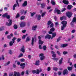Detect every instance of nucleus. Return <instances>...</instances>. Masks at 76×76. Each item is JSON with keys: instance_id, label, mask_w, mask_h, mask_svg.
<instances>
[{"instance_id": "c9c22d12", "label": "nucleus", "mask_w": 76, "mask_h": 76, "mask_svg": "<svg viewBox=\"0 0 76 76\" xmlns=\"http://www.w3.org/2000/svg\"><path fill=\"white\" fill-rule=\"evenodd\" d=\"M46 14V12H45L43 13H42V15H41V16L42 17H44V16H45V15Z\"/></svg>"}, {"instance_id": "e2e57ef3", "label": "nucleus", "mask_w": 76, "mask_h": 76, "mask_svg": "<svg viewBox=\"0 0 76 76\" xmlns=\"http://www.w3.org/2000/svg\"><path fill=\"white\" fill-rule=\"evenodd\" d=\"M13 72H11V73H10L9 74V76H13Z\"/></svg>"}, {"instance_id": "473e14b6", "label": "nucleus", "mask_w": 76, "mask_h": 76, "mask_svg": "<svg viewBox=\"0 0 76 76\" xmlns=\"http://www.w3.org/2000/svg\"><path fill=\"white\" fill-rule=\"evenodd\" d=\"M53 69L54 70H55V71H57V70H58V68L56 67H54L53 68Z\"/></svg>"}, {"instance_id": "c03bdc74", "label": "nucleus", "mask_w": 76, "mask_h": 76, "mask_svg": "<svg viewBox=\"0 0 76 76\" xmlns=\"http://www.w3.org/2000/svg\"><path fill=\"white\" fill-rule=\"evenodd\" d=\"M43 48L45 51L47 49V46H46L45 45H44L43 46Z\"/></svg>"}, {"instance_id": "20e7f679", "label": "nucleus", "mask_w": 76, "mask_h": 76, "mask_svg": "<svg viewBox=\"0 0 76 76\" xmlns=\"http://www.w3.org/2000/svg\"><path fill=\"white\" fill-rule=\"evenodd\" d=\"M66 15L67 17L69 18H70L72 17L73 14L71 12H66Z\"/></svg>"}, {"instance_id": "37998d69", "label": "nucleus", "mask_w": 76, "mask_h": 76, "mask_svg": "<svg viewBox=\"0 0 76 76\" xmlns=\"http://www.w3.org/2000/svg\"><path fill=\"white\" fill-rule=\"evenodd\" d=\"M7 38L8 39H11V36L10 35H8L7 36Z\"/></svg>"}, {"instance_id": "f3484780", "label": "nucleus", "mask_w": 76, "mask_h": 76, "mask_svg": "<svg viewBox=\"0 0 76 76\" xmlns=\"http://www.w3.org/2000/svg\"><path fill=\"white\" fill-rule=\"evenodd\" d=\"M72 7H73V6L71 5H69L67 6V9H68V10H70V9H72Z\"/></svg>"}, {"instance_id": "c756f323", "label": "nucleus", "mask_w": 76, "mask_h": 76, "mask_svg": "<svg viewBox=\"0 0 76 76\" xmlns=\"http://www.w3.org/2000/svg\"><path fill=\"white\" fill-rule=\"evenodd\" d=\"M68 70L69 71H70L71 70H72V67H70L69 66H68L67 67Z\"/></svg>"}, {"instance_id": "f257e3e1", "label": "nucleus", "mask_w": 76, "mask_h": 76, "mask_svg": "<svg viewBox=\"0 0 76 76\" xmlns=\"http://www.w3.org/2000/svg\"><path fill=\"white\" fill-rule=\"evenodd\" d=\"M50 31H49V34H52V35H53L52 36V37L51 38V39L53 38H54V37H55L56 36V33H53L51 32H54V31H55V29L54 28H52L50 29Z\"/></svg>"}, {"instance_id": "9d476101", "label": "nucleus", "mask_w": 76, "mask_h": 76, "mask_svg": "<svg viewBox=\"0 0 76 76\" xmlns=\"http://www.w3.org/2000/svg\"><path fill=\"white\" fill-rule=\"evenodd\" d=\"M45 39H51V35H49L48 34H47L46 36H45Z\"/></svg>"}, {"instance_id": "e433bc0d", "label": "nucleus", "mask_w": 76, "mask_h": 76, "mask_svg": "<svg viewBox=\"0 0 76 76\" xmlns=\"http://www.w3.org/2000/svg\"><path fill=\"white\" fill-rule=\"evenodd\" d=\"M3 30H4V27L2 26L0 28V31H3Z\"/></svg>"}, {"instance_id": "b1692460", "label": "nucleus", "mask_w": 76, "mask_h": 76, "mask_svg": "<svg viewBox=\"0 0 76 76\" xmlns=\"http://www.w3.org/2000/svg\"><path fill=\"white\" fill-rule=\"evenodd\" d=\"M41 19V15H38L37 17L38 20H40Z\"/></svg>"}, {"instance_id": "09e8293b", "label": "nucleus", "mask_w": 76, "mask_h": 76, "mask_svg": "<svg viewBox=\"0 0 76 76\" xmlns=\"http://www.w3.org/2000/svg\"><path fill=\"white\" fill-rule=\"evenodd\" d=\"M57 53L58 55V56H61V53L59 51H57Z\"/></svg>"}, {"instance_id": "6e6d98bb", "label": "nucleus", "mask_w": 76, "mask_h": 76, "mask_svg": "<svg viewBox=\"0 0 76 76\" xmlns=\"http://www.w3.org/2000/svg\"><path fill=\"white\" fill-rule=\"evenodd\" d=\"M53 26H54V25H53V23H52L50 25V28H53Z\"/></svg>"}, {"instance_id": "338daca9", "label": "nucleus", "mask_w": 76, "mask_h": 76, "mask_svg": "<svg viewBox=\"0 0 76 76\" xmlns=\"http://www.w3.org/2000/svg\"><path fill=\"white\" fill-rule=\"evenodd\" d=\"M50 70H51V68H50V67H48L47 69L48 71H50Z\"/></svg>"}, {"instance_id": "a211bd4d", "label": "nucleus", "mask_w": 76, "mask_h": 76, "mask_svg": "<svg viewBox=\"0 0 76 76\" xmlns=\"http://www.w3.org/2000/svg\"><path fill=\"white\" fill-rule=\"evenodd\" d=\"M39 44H41V45H42L44 43V41H42L40 39L39 41Z\"/></svg>"}, {"instance_id": "f704fd0d", "label": "nucleus", "mask_w": 76, "mask_h": 76, "mask_svg": "<svg viewBox=\"0 0 76 76\" xmlns=\"http://www.w3.org/2000/svg\"><path fill=\"white\" fill-rule=\"evenodd\" d=\"M14 29H18V26L16 24H15L13 26Z\"/></svg>"}, {"instance_id": "052dcab7", "label": "nucleus", "mask_w": 76, "mask_h": 76, "mask_svg": "<svg viewBox=\"0 0 76 76\" xmlns=\"http://www.w3.org/2000/svg\"><path fill=\"white\" fill-rule=\"evenodd\" d=\"M21 40V39L20 38H18L17 39V42H20Z\"/></svg>"}, {"instance_id": "5fc2aeb1", "label": "nucleus", "mask_w": 76, "mask_h": 76, "mask_svg": "<svg viewBox=\"0 0 76 76\" xmlns=\"http://www.w3.org/2000/svg\"><path fill=\"white\" fill-rule=\"evenodd\" d=\"M16 3L17 4L18 7H19V3L18 2V0H16Z\"/></svg>"}, {"instance_id": "aec40b11", "label": "nucleus", "mask_w": 76, "mask_h": 76, "mask_svg": "<svg viewBox=\"0 0 76 76\" xmlns=\"http://www.w3.org/2000/svg\"><path fill=\"white\" fill-rule=\"evenodd\" d=\"M52 23H52V22H51V20H49L48 21V26H50V25H51Z\"/></svg>"}, {"instance_id": "72a5a7b5", "label": "nucleus", "mask_w": 76, "mask_h": 76, "mask_svg": "<svg viewBox=\"0 0 76 76\" xmlns=\"http://www.w3.org/2000/svg\"><path fill=\"white\" fill-rule=\"evenodd\" d=\"M66 19V17H63L60 18V20H63V19Z\"/></svg>"}, {"instance_id": "0eeeda50", "label": "nucleus", "mask_w": 76, "mask_h": 76, "mask_svg": "<svg viewBox=\"0 0 76 76\" xmlns=\"http://www.w3.org/2000/svg\"><path fill=\"white\" fill-rule=\"evenodd\" d=\"M63 73L64 75H68V74H69V71H68L67 69H66L64 70Z\"/></svg>"}, {"instance_id": "39448f33", "label": "nucleus", "mask_w": 76, "mask_h": 76, "mask_svg": "<svg viewBox=\"0 0 76 76\" xmlns=\"http://www.w3.org/2000/svg\"><path fill=\"white\" fill-rule=\"evenodd\" d=\"M20 25L21 28H23L26 25V23L24 22H21L20 24Z\"/></svg>"}, {"instance_id": "3c124183", "label": "nucleus", "mask_w": 76, "mask_h": 76, "mask_svg": "<svg viewBox=\"0 0 76 76\" xmlns=\"http://www.w3.org/2000/svg\"><path fill=\"white\" fill-rule=\"evenodd\" d=\"M55 25L56 26H57L58 25H59V24L58 23V22H56L55 23Z\"/></svg>"}, {"instance_id": "864d4df0", "label": "nucleus", "mask_w": 76, "mask_h": 76, "mask_svg": "<svg viewBox=\"0 0 76 76\" xmlns=\"http://www.w3.org/2000/svg\"><path fill=\"white\" fill-rule=\"evenodd\" d=\"M66 10V8H62V10H61V12H64V11H65V10Z\"/></svg>"}, {"instance_id": "49530a36", "label": "nucleus", "mask_w": 76, "mask_h": 76, "mask_svg": "<svg viewBox=\"0 0 76 76\" xmlns=\"http://www.w3.org/2000/svg\"><path fill=\"white\" fill-rule=\"evenodd\" d=\"M23 56V53H20V55L18 57V58H20V57H22Z\"/></svg>"}, {"instance_id": "0e129e2a", "label": "nucleus", "mask_w": 76, "mask_h": 76, "mask_svg": "<svg viewBox=\"0 0 76 76\" xmlns=\"http://www.w3.org/2000/svg\"><path fill=\"white\" fill-rule=\"evenodd\" d=\"M75 32H76V30H73L71 32L72 33H75Z\"/></svg>"}, {"instance_id": "680f3d73", "label": "nucleus", "mask_w": 76, "mask_h": 76, "mask_svg": "<svg viewBox=\"0 0 76 76\" xmlns=\"http://www.w3.org/2000/svg\"><path fill=\"white\" fill-rule=\"evenodd\" d=\"M58 75H59V76H60V75H61V72H58Z\"/></svg>"}, {"instance_id": "7c9ffc66", "label": "nucleus", "mask_w": 76, "mask_h": 76, "mask_svg": "<svg viewBox=\"0 0 76 76\" xmlns=\"http://www.w3.org/2000/svg\"><path fill=\"white\" fill-rule=\"evenodd\" d=\"M10 61H8V62L6 64H5L4 65V66H7L8 65H9V64H10Z\"/></svg>"}, {"instance_id": "de8ad7c7", "label": "nucleus", "mask_w": 76, "mask_h": 76, "mask_svg": "<svg viewBox=\"0 0 76 76\" xmlns=\"http://www.w3.org/2000/svg\"><path fill=\"white\" fill-rule=\"evenodd\" d=\"M20 13L22 15L23 14V13L24 12H25V10H20Z\"/></svg>"}, {"instance_id": "a19ab883", "label": "nucleus", "mask_w": 76, "mask_h": 76, "mask_svg": "<svg viewBox=\"0 0 76 76\" xmlns=\"http://www.w3.org/2000/svg\"><path fill=\"white\" fill-rule=\"evenodd\" d=\"M20 16V15H19V14L18 13L17 14V15L16 16L15 18H19Z\"/></svg>"}, {"instance_id": "dca6fc26", "label": "nucleus", "mask_w": 76, "mask_h": 76, "mask_svg": "<svg viewBox=\"0 0 76 76\" xmlns=\"http://www.w3.org/2000/svg\"><path fill=\"white\" fill-rule=\"evenodd\" d=\"M37 26H33L32 27V30H33V31H35L37 29Z\"/></svg>"}, {"instance_id": "393cba45", "label": "nucleus", "mask_w": 76, "mask_h": 76, "mask_svg": "<svg viewBox=\"0 0 76 76\" xmlns=\"http://www.w3.org/2000/svg\"><path fill=\"white\" fill-rule=\"evenodd\" d=\"M45 4L44 3L41 4V7L42 8H44L45 7Z\"/></svg>"}, {"instance_id": "412c9836", "label": "nucleus", "mask_w": 76, "mask_h": 76, "mask_svg": "<svg viewBox=\"0 0 76 76\" xmlns=\"http://www.w3.org/2000/svg\"><path fill=\"white\" fill-rule=\"evenodd\" d=\"M34 37H32V39L31 43L32 46L34 45Z\"/></svg>"}, {"instance_id": "7ed1b4c3", "label": "nucleus", "mask_w": 76, "mask_h": 76, "mask_svg": "<svg viewBox=\"0 0 76 76\" xmlns=\"http://www.w3.org/2000/svg\"><path fill=\"white\" fill-rule=\"evenodd\" d=\"M42 72V69H40L39 70L38 69H37L36 70H33L32 73L33 74L36 73L37 75H39V73H41Z\"/></svg>"}, {"instance_id": "f03ea898", "label": "nucleus", "mask_w": 76, "mask_h": 76, "mask_svg": "<svg viewBox=\"0 0 76 76\" xmlns=\"http://www.w3.org/2000/svg\"><path fill=\"white\" fill-rule=\"evenodd\" d=\"M61 23L63 25L61 26V29L62 31H63L64 29L67 26V22L66 21H63L61 22Z\"/></svg>"}, {"instance_id": "a878e982", "label": "nucleus", "mask_w": 76, "mask_h": 76, "mask_svg": "<svg viewBox=\"0 0 76 76\" xmlns=\"http://www.w3.org/2000/svg\"><path fill=\"white\" fill-rule=\"evenodd\" d=\"M63 58H61V59H60L59 60V63L60 65L62 63V61H63Z\"/></svg>"}, {"instance_id": "a18cd8bd", "label": "nucleus", "mask_w": 76, "mask_h": 76, "mask_svg": "<svg viewBox=\"0 0 76 76\" xmlns=\"http://www.w3.org/2000/svg\"><path fill=\"white\" fill-rule=\"evenodd\" d=\"M13 42H12V41H11L10 42V46H12V45H13Z\"/></svg>"}, {"instance_id": "8fccbe9b", "label": "nucleus", "mask_w": 76, "mask_h": 76, "mask_svg": "<svg viewBox=\"0 0 76 76\" xmlns=\"http://www.w3.org/2000/svg\"><path fill=\"white\" fill-rule=\"evenodd\" d=\"M63 54L65 55L66 54H67L68 53L67 52L64 51L63 52Z\"/></svg>"}, {"instance_id": "bf43d9fd", "label": "nucleus", "mask_w": 76, "mask_h": 76, "mask_svg": "<svg viewBox=\"0 0 76 76\" xmlns=\"http://www.w3.org/2000/svg\"><path fill=\"white\" fill-rule=\"evenodd\" d=\"M20 61L21 62L25 61V59L24 58H22L20 59Z\"/></svg>"}, {"instance_id": "9b49d317", "label": "nucleus", "mask_w": 76, "mask_h": 76, "mask_svg": "<svg viewBox=\"0 0 76 76\" xmlns=\"http://www.w3.org/2000/svg\"><path fill=\"white\" fill-rule=\"evenodd\" d=\"M28 5V2L27 1H25L22 4V6L23 7H26Z\"/></svg>"}, {"instance_id": "4c0bfd02", "label": "nucleus", "mask_w": 76, "mask_h": 76, "mask_svg": "<svg viewBox=\"0 0 76 76\" xmlns=\"http://www.w3.org/2000/svg\"><path fill=\"white\" fill-rule=\"evenodd\" d=\"M44 58H45V56H42L40 57L41 60H43Z\"/></svg>"}, {"instance_id": "5701e85b", "label": "nucleus", "mask_w": 76, "mask_h": 76, "mask_svg": "<svg viewBox=\"0 0 76 76\" xmlns=\"http://www.w3.org/2000/svg\"><path fill=\"white\" fill-rule=\"evenodd\" d=\"M7 15H8V13H6L5 14L2 15V16L3 18H6V17L7 16Z\"/></svg>"}, {"instance_id": "6e6552de", "label": "nucleus", "mask_w": 76, "mask_h": 76, "mask_svg": "<svg viewBox=\"0 0 76 76\" xmlns=\"http://www.w3.org/2000/svg\"><path fill=\"white\" fill-rule=\"evenodd\" d=\"M20 76V74L19 72H17L15 71L14 72V76Z\"/></svg>"}, {"instance_id": "4d7b16f0", "label": "nucleus", "mask_w": 76, "mask_h": 76, "mask_svg": "<svg viewBox=\"0 0 76 76\" xmlns=\"http://www.w3.org/2000/svg\"><path fill=\"white\" fill-rule=\"evenodd\" d=\"M53 57H56V54H54L52 55Z\"/></svg>"}, {"instance_id": "6ab92c4d", "label": "nucleus", "mask_w": 76, "mask_h": 76, "mask_svg": "<svg viewBox=\"0 0 76 76\" xmlns=\"http://www.w3.org/2000/svg\"><path fill=\"white\" fill-rule=\"evenodd\" d=\"M30 39H31V38H30V37H27L26 39V42L29 41H30Z\"/></svg>"}, {"instance_id": "603ef678", "label": "nucleus", "mask_w": 76, "mask_h": 76, "mask_svg": "<svg viewBox=\"0 0 76 76\" xmlns=\"http://www.w3.org/2000/svg\"><path fill=\"white\" fill-rule=\"evenodd\" d=\"M52 59L54 60H56V61L58 60V58H52Z\"/></svg>"}, {"instance_id": "4468645a", "label": "nucleus", "mask_w": 76, "mask_h": 76, "mask_svg": "<svg viewBox=\"0 0 76 76\" xmlns=\"http://www.w3.org/2000/svg\"><path fill=\"white\" fill-rule=\"evenodd\" d=\"M20 50L21 51L23 52V53H25V47H24V46H23L21 48Z\"/></svg>"}, {"instance_id": "79ce46f5", "label": "nucleus", "mask_w": 76, "mask_h": 76, "mask_svg": "<svg viewBox=\"0 0 76 76\" xmlns=\"http://www.w3.org/2000/svg\"><path fill=\"white\" fill-rule=\"evenodd\" d=\"M25 16H22L21 17L20 20H24V19H25Z\"/></svg>"}, {"instance_id": "2eb2a0df", "label": "nucleus", "mask_w": 76, "mask_h": 76, "mask_svg": "<svg viewBox=\"0 0 76 76\" xmlns=\"http://www.w3.org/2000/svg\"><path fill=\"white\" fill-rule=\"evenodd\" d=\"M39 62L40 61L39 60L36 61L35 65H36V66H39Z\"/></svg>"}, {"instance_id": "58836bf2", "label": "nucleus", "mask_w": 76, "mask_h": 76, "mask_svg": "<svg viewBox=\"0 0 76 76\" xmlns=\"http://www.w3.org/2000/svg\"><path fill=\"white\" fill-rule=\"evenodd\" d=\"M28 35V34H26V35H23V36L22 37V38L23 39H25V38H26V36Z\"/></svg>"}, {"instance_id": "2f4dec72", "label": "nucleus", "mask_w": 76, "mask_h": 76, "mask_svg": "<svg viewBox=\"0 0 76 76\" xmlns=\"http://www.w3.org/2000/svg\"><path fill=\"white\" fill-rule=\"evenodd\" d=\"M30 13L31 14V17H32L34 15H35V14H36V13L35 12H34L33 13H32L31 12H30Z\"/></svg>"}, {"instance_id": "c85d7f7f", "label": "nucleus", "mask_w": 76, "mask_h": 76, "mask_svg": "<svg viewBox=\"0 0 76 76\" xmlns=\"http://www.w3.org/2000/svg\"><path fill=\"white\" fill-rule=\"evenodd\" d=\"M72 22H76V18L74 17L73 20H72Z\"/></svg>"}, {"instance_id": "4be33fe9", "label": "nucleus", "mask_w": 76, "mask_h": 76, "mask_svg": "<svg viewBox=\"0 0 76 76\" xmlns=\"http://www.w3.org/2000/svg\"><path fill=\"white\" fill-rule=\"evenodd\" d=\"M16 39H17L16 37H14L12 39L13 43H15V40H16Z\"/></svg>"}, {"instance_id": "13d9d810", "label": "nucleus", "mask_w": 76, "mask_h": 76, "mask_svg": "<svg viewBox=\"0 0 76 76\" xmlns=\"http://www.w3.org/2000/svg\"><path fill=\"white\" fill-rule=\"evenodd\" d=\"M20 66H25V63L21 64L20 65Z\"/></svg>"}, {"instance_id": "ea45409f", "label": "nucleus", "mask_w": 76, "mask_h": 76, "mask_svg": "<svg viewBox=\"0 0 76 76\" xmlns=\"http://www.w3.org/2000/svg\"><path fill=\"white\" fill-rule=\"evenodd\" d=\"M6 18L7 19H9L10 18V16L9 15H7V17H6Z\"/></svg>"}, {"instance_id": "bb28decb", "label": "nucleus", "mask_w": 76, "mask_h": 76, "mask_svg": "<svg viewBox=\"0 0 76 76\" xmlns=\"http://www.w3.org/2000/svg\"><path fill=\"white\" fill-rule=\"evenodd\" d=\"M17 7V4H15L14 5L13 7V10H15V7Z\"/></svg>"}, {"instance_id": "1a4fd4ad", "label": "nucleus", "mask_w": 76, "mask_h": 76, "mask_svg": "<svg viewBox=\"0 0 76 76\" xmlns=\"http://www.w3.org/2000/svg\"><path fill=\"white\" fill-rule=\"evenodd\" d=\"M56 12H57L58 15L60 14V10L56 9L54 11V13H56Z\"/></svg>"}, {"instance_id": "774afa93", "label": "nucleus", "mask_w": 76, "mask_h": 76, "mask_svg": "<svg viewBox=\"0 0 76 76\" xmlns=\"http://www.w3.org/2000/svg\"><path fill=\"white\" fill-rule=\"evenodd\" d=\"M60 40V38H59L57 39V42H58V41Z\"/></svg>"}, {"instance_id": "ddd939ff", "label": "nucleus", "mask_w": 76, "mask_h": 76, "mask_svg": "<svg viewBox=\"0 0 76 76\" xmlns=\"http://www.w3.org/2000/svg\"><path fill=\"white\" fill-rule=\"evenodd\" d=\"M63 2L64 3V4H65L66 5L69 4V1H68L64 0L63 1Z\"/></svg>"}, {"instance_id": "423d86ee", "label": "nucleus", "mask_w": 76, "mask_h": 76, "mask_svg": "<svg viewBox=\"0 0 76 76\" xmlns=\"http://www.w3.org/2000/svg\"><path fill=\"white\" fill-rule=\"evenodd\" d=\"M8 22H9V23H8L7 22L6 23V25H7V26H10L12 25V20L9 19L8 20Z\"/></svg>"}, {"instance_id": "cd10ccee", "label": "nucleus", "mask_w": 76, "mask_h": 76, "mask_svg": "<svg viewBox=\"0 0 76 76\" xmlns=\"http://www.w3.org/2000/svg\"><path fill=\"white\" fill-rule=\"evenodd\" d=\"M51 3L53 5H55L56 4V2L54 0H51Z\"/></svg>"}, {"instance_id": "69168bd1", "label": "nucleus", "mask_w": 76, "mask_h": 76, "mask_svg": "<svg viewBox=\"0 0 76 76\" xmlns=\"http://www.w3.org/2000/svg\"><path fill=\"white\" fill-rule=\"evenodd\" d=\"M9 51L10 54H12V51L11 50H10Z\"/></svg>"}, {"instance_id": "f8f14e48", "label": "nucleus", "mask_w": 76, "mask_h": 76, "mask_svg": "<svg viewBox=\"0 0 76 76\" xmlns=\"http://www.w3.org/2000/svg\"><path fill=\"white\" fill-rule=\"evenodd\" d=\"M68 45V44H61V48H64L67 47Z\"/></svg>"}]
</instances>
